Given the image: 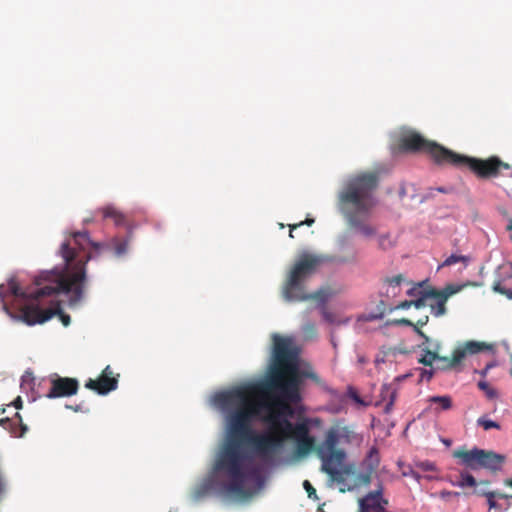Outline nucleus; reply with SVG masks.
Wrapping results in <instances>:
<instances>
[{
	"label": "nucleus",
	"mask_w": 512,
	"mask_h": 512,
	"mask_svg": "<svg viewBox=\"0 0 512 512\" xmlns=\"http://www.w3.org/2000/svg\"><path fill=\"white\" fill-rule=\"evenodd\" d=\"M5 412V408H0V415Z\"/></svg>",
	"instance_id": "56"
},
{
	"label": "nucleus",
	"mask_w": 512,
	"mask_h": 512,
	"mask_svg": "<svg viewBox=\"0 0 512 512\" xmlns=\"http://www.w3.org/2000/svg\"><path fill=\"white\" fill-rule=\"evenodd\" d=\"M321 313L326 322L334 323V321H335L334 314L332 312L328 311L324 305L321 307Z\"/></svg>",
	"instance_id": "38"
},
{
	"label": "nucleus",
	"mask_w": 512,
	"mask_h": 512,
	"mask_svg": "<svg viewBox=\"0 0 512 512\" xmlns=\"http://www.w3.org/2000/svg\"><path fill=\"white\" fill-rule=\"evenodd\" d=\"M460 363L461 362H454V352H453L451 358L440 355V358L437 359L436 368L441 369V370H449V369L456 367Z\"/></svg>",
	"instance_id": "25"
},
{
	"label": "nucleus",
	"mask_w": 512,
	"mask_h": 512,
	"mask_svg": "<svg viewBox=\"0 0 512 512\" xmlns=\"http://www.w3.org/2000/svg\"><path fill=\"white\" fill-rule=\"evenodd\" d=\"M379 462V452L376 447H372L364 460V464L368 470L374 471L378 467Z\"/></svg>",
	"instance_id": "21"
},
{
	"label": "nucleus",
	"mask_w": 512,
	"mask_h": 512,
	"mask_svg": "<svg viewBox=\"0 0 512 512\" xmlns=\"http://www.w3.org/2000/svg\"><path fill=\"white\" fill-rule=\"evenodd\" d=\"M386 243H388L389 245L391 244L388 239V236H381L379 238V246L383 249H386L387 248Z\"/></svg>",
	"instance_id": "42"
},
{
	"label": "nucleus",
	"mask_w": 512,
	"mask_h": 512,
	"mask_svg": "<svg viewBox=\"0 0 512 512\" xmlns=\"http://www.w3.org/2000/svg\"><path fill=\"white\" fill-rule=\"evenodd\" d=\"M382 494L383 487L380 485L376 490L370 491L359 499V512H387L388 500Z\"/></svg>",
	"instance_id": "12"
},
{
	"label": "nucleus",
	"mask_w": 512,
	"mask_h": 512,
	"mask_svg": "<svg viewBox=\"0 0 512 512\" xmlns=\"http://www.w3.org/2000/svg\"><path fill=\"white\" fill-rule=\"evenodd\" d=\"M403 280L404 277L402 274L386 278L384 280V283L387 284L388 286L386 291L387 296H390V294L392 297L397 296L400 292V285L403 282Z\"/></svg>",
	"instance_id": "19"
},
{
	"label": "nucleus",
	"mask_w": 512,
	"mask_h": 512,
	"mask_svg": "<svg viewBox=\"0 0 512 512\" xmlns=\"http://www.w3.org/2000/svg\"><path fill=\"white\" fill-rule=\"evenodd\" d=\"M422 352H423V355L418 360V362L423 364L424 366L432 367L433 362L437 361V359L440 358V354L436 353V348L431 351L422 348Z\"/></svg>",
	"instance_id": "24"
},
{
	"label": "nucleus",
	"mask_w": 512,
	"mask_h": 512,
	"mask_svg": "<svg viewBox=\"0 0 512 512\" xmlns=\"http://www.w3.org/2000/svg\"><path fill=\"white\" fill-rule=\"evenodd\" d=\"M414 331L421 337L423 338L425 336V333L421 330V327H419L418 325H412Z\"/></svg>",
	"instance_id": "49"
},
{
	"label": "nucleus",
	"mask_w": 512,
	"mask_h": 512,
	"mask_svg": "<svg viewBox=\"0 0 512 512\" xmlns=\"http://www.w3.org/2000/svg\"><path fill=\"white\" fill-rule=\"evenodd\" d=\"M434 375V368L430 367V369H422L420 373L421 381H430Z\"/></svg>",
	"instance_id": "37"
},
{
	"label": "nucleus",
	"mask_w": 512,
	"mask_h": 512,
	"mask_svg": "<svg viewBox=\"0 0 512 512\" xmlns=\"http://www.w3.org/2000/svg\"><path fill=\"white\" fill-rule=\"evenodd\" d=\"M104 219H111L117 226L126 224V216L115 206L108 205L98 210Z\"/></svg>",
	"instance_id": "18"
},
{
	"label": "nucleus",
	"mask_w": 512,
	"mask_h": 512,
	"mask_svg": "<svg viewBox=\"0 0 512 512\" xmlns=\"http://www.w3.org/2000/svg\"><path fill=\"white\" fill-rule=\"evenodd\" d=\"M89 256L84 260L80 259L75 267H66L62 270L53 269L43 271L35 278L37 289L34 292L26 294L15 279L8 282L5 289L0 285V298L4 300L8 294L15 300H25L17 309L14 305L3 304L4 311L13 319L22 321L27 325L42 324L58 315L64 326L70 324V316L65 314L60 306V302L55 300V296L63 293L68 296L69 305H77L84 296L86 284V264Z\"/></svg>",
	"instance_id": "2"
},
{
	"label": "nucleus",
	"mask_w": 512,
	"mask_h": 512,
	"mask_svg": "<svg viewBox=\"0 0 512 512\" xmlns=\"http://www.w3.org/2000/svg\"><path fill=\"white\" fill-rule=\"evenodd\" d=\"M437 191H439L441 193H450L452 191V188L438 187Z\"/></svg>",
	"instance_id": "53"
},
{
	"label": "nucleus",
	"mask_w": 512,
	"mask_h": 512,
	"mask_svg": "<svg viewBox=\"0 0 512 512\" xmlns=\"http://www.w3.org/2000/svg\"><path fill=\"white\" fill-rule=\"evenodd\" d=\"M428 320H429V317L424 316V317L420 318L415 325H418L419 327H423L424 325H426L428 323Z\"/></svg>",
	"instance_id": "46"
},
{
	"label": "nucleus",
	"mask_w": 512,
	"mask_h": 512,
	"mask_svg": "<svg viewBox=\"0 0 512 512\" xmlns=\"http://www.w3.org/2000/svg\"><path fill=\"white\" fill-rule=\"evenodd\" d=\"M17 409H20L22 407V400L21 397L18 396L12 403Z\"/></svg>",
	"instance_id": "50"
},
{
	"label": "nucleus",
	"mask_w": 512,
	"mask_h": 512,
	"mask_svg": "<svg viewBox=\"0 0 512 512\" xmlns=\"http://www.w3.org/2000/svg\"><path fill=\"white\" fill-rule=\"evenodd\" d=\"M477 484V480L475 477L467 472L460 473V480L457 483H454L455 486L465 488L472 487L474 488Z\"/></svg>",
	"instance_id": "26"
},
{
	"label": "nucleus",
	"mask_w": 512,
	"mask_h": 512,
	"mask_svg": "<svg viewBox=\"0 0 512 512\" xmlns=\"http://www.w3.org/2000/svg\"><path fill=\"white\" fill-rule=\"evenodd\" d=\"M412 306V301L405 300L396 306L397 309H408Z\"/></svg>",
	"instance_id": "43"
},
{
	"label": "nucleus",
	"mask_w": 512,
	"mask_h": 512,
	"mask_svg": "<svg viewBox=\"0 0 512 512\" xmlns=\"http://www.w3.org/2000/svg\"><path fill=\"white\" fill-rule=\"evenodd\" d=\"M294 230H295V229H292V228L290 227V231H289V237H290V238H294V235H293V231H294Z\"/></svg>",
	"instance_id": "55"
},
{
	"label": "nucleus",
	"mask_w": 512,
	"mask_h": 512,
	"mask_svg": "<svg viewBox=\"0 0 512 512\" xmlns=\"http://www.w3.org/2000/svg\"><path fill=\"white\" fill-rule=\"evenodd\" d=\"M79 389V382L76 378L60 377L55 375L51 379V388L46 394L47 398H61L75 395Z\"/></svg>",
	"instance_id": "11"
},
{
	"label": "nucleus",
	"mask_w": 512,
	"mask_h": 512,
	"mask_svg": "<svg viewBox=\"0 0 512 512\" xmlns=\"http://www.w3.org/2000/svg\"><path fill=\"white\" fill-rule=\"evenodd\" d=\"M303 486L308 494V497H312L313 495L315 496L316 495V490L315 488L312 486V484L308 481V480H305L303 482Z\"/></svg>",
	"instance_id": "39"
},
{
	"label": "nucleus",
	"mask_w": 512,
	"mask_h": 512,
	"mask_svg": "<svg viewBox=\"0 0 512 512\" xmlns=\"http://www.w3.org/2000/svg\"><path fill=\"white\" fill-rule=\"evenodd\" d=\"M468 257L466 256H463V255H457V254H452L450 255L449 257H447L445 259V261L443 262L442 266H451V265H454L458 262H468Z\"/></svg>",
	"instance_id": "32"
},
{
	"label": "nucleus",
	"mask_w": 512,
	"mask_h": 512,
	"mask_svg": "<svg viewBox=\"0 0 512 512\" xmlns=\"http://www.w3.org/2000/svg\"><path fill=\"white\" fill-rule=\"evenodd\" d=\"M298 349L290 338L273 335V352L266 380L257 385H242L217 393L214 403L227 416V441L219 452L213 471L229 478L222 492L248 499L253 490L246 486L247 473L240 445L245 442L263 459H270L287 438L297 433L290 403L301 401Z\"/></svg>",
	"instance_id": "1"
},
{
	"label": "nucleus",
	"mask_w": 512,
	"mask_h": 512,
	"mask_svg": "<svg viewBox=\"0 0 512 512\" xmlns=\"http://www.w3.org/2000/svg\"><path fill=\"white\" fill-rule=\"evenodd\" d=\"M478 388L482 390L486 397L490 400L495 399L498 396L497 391L489 385L486 381H479Z\"/></svg>",
	"instance_id": "29"
},
{
	"label": "nucleus",
	"mask_w": 512,
	"mask_h": 512,
	"mask_svg": "<svg viewBox=\"0 0 512 512\" xmlns=\"http://www.w3.org/2000/svg\"><path fill=\"white\" fill-rule=\"evenodd\" d=\"M415 467L422 471H434L436 470L435 464L431 461H418L415 463Z\"/></svg>",
	"instance_id": "35"
},
{
	"label": "nucleus",
	"mask_w": 512,
	"mask_h": 512,
	"mask_svg": "<svg viewBox=\"0 0 512 512\" xmlns=\"http://www.w3.org/2000/svg\"><path fill=\"white\" fill-rule=\"evenodd\" d=\"M400 147L405 151L425 152L439 165H448L452 153V150L429 141L416 132L404 135L400 140Z\"/></svg>",
	"instance_id": "8"
},
{
	"label": "nucleus",
	"mask_w": 512,
	"mask_h": 512,
	"mask_svg": "<svg viewBox=\"0 0 512 512\" xmlns=\"http://www.w3.org/2000/svg\"><path fill=\"white\" fill-rule=\"evenodd\" d=\"M380 395L383 401L388 400L385 406V411L389 412L396 398V390L392 387V385L385 384L382 386Z\"/></svg>",
	"instance_id": "20"
},
{
	"label": "nucleus",
	"mask_w": 512,
	"mask_h": 512,
	"mask_svg": "<svg viewBox=\"0 0 512 512\" xmlns=\"http://www.w3.org/2000/svg\"><path fill=\"white\" fill-rule=\"evenodd\" d=\"M326 259L314 254H303L294 263L282 287V296L286 301H305L309 299L317 300L325 304L329 295L324 289H320L312 294L305 291V281L315 273L318 266Z\"/></svg>",
	"instance_id": "4"
},
{
	"label": "nucleus",
	"mask_w": 512,
	"mask_h": 512,
	"mask_svg": "<svg viewBox=\"0 0 512 512\" xmlns=\"http://www.w3.org/2000/svg\"><path fill=\"white\" fill-rule=\"evenodd\" d=\"M372 472L373 471L368 470L367 472L357 474V476L355 478L356 484L357 485H364V486L369 485L370 482H371V474H372Z\"/></svg>",
	"instance_id": "33"
},
{
	"label": "nucleus",
	"mask_w": 512,
	"mask_h": 512,
	"mask_svg": "<svg viewBox=\"0 0 512 512\" xmlns=\"http://www.w3.org/2000/svg\"><path fill=\"white\" fill-rule=\"evenodd\" d=\"M422 339H423V342L419 345V347L421 349L424 348L425 346L429 345L432 342V339H430L426 334Z\"/></svg>",
	"instance_id": "47"
},
{
	"label": "nucleus",
	"mask_w": 512,
	"mask_h": 512,
	"mask_svg": "<svg viewBox=\"0 0 512 512\" xmlns=\"http://www.w3.org/2000/svg\"><path fill=\"white\" fill-rule=\"evenodd\" d=\"M356 433L348 426H333L326 432L324 441L316 448V454L322 461V471L329 475L331 481L344 482V474L340 470L346 453L338 449L340 444H350L356 439Z\"/></svg>",
	"instance_id": "5"
},
{
	"label": "nucleus",
	"mask_w": 512,
	"mask_h": 512,
	"mask_svg": "<svg viewBox=\"0 0 512 512\" xmlns=\"http://www.w3.org/2000/svg\"><path fill=\"white\" fill-rule=\"evenodd\" d=\"M214 489V480L212 478L205 479L194 491V498L200 499Z\"/></svg>",
	"instance_id": "23"
},
{
	"label": "nucleus",
	"mask_w": 512,
	"mask_h": 512,
	"mask_svg": "<svg viewBox=\"0 0 512 512\" xmlns=\"http://www.w3.org/2000/svg\"><path fill=\"white\" fill-rule=\"evenodd\" d=\"M91 246L95 251H113L118 257L124 255L128 250V241L119 238H113L109 242H93L87 232H75L72 240L64 242L60 247V254L66 267H75L80 259L84 260L86 256L91 258L86 252Z\"/></svg>",
	"instance_id": "6"
},
{
	"label": "nucleus",
	"mask_w": 512,
	"mask_h": 512,
	"mask_svg": "<svg viewBox=\"0 0 512 512\" xmlns=\"http://www.w3.org/2000/svg\"><path fill=\"white\" fill-rule=\"evenodd\" d=\"M477 424L481 427H483L484 430L489 429H500V424L498 422H495L493 420L487 419L486 417H480L477 420Z\"/></svg>",
	"instance_id": "31"
},
{
	"label": "nucleus",
	"mask_w": 512,
	"mask_h": 512,
	"mask_svg": "<svg viewBox=\"0 0 512 512\" xmlns=\"http://www.w3.org/2000/svg\"><path fill=\"white\" fill-rule=\"evenodd\" d=\"M376 172H362L351 177L339 193L340 210L350 226L364 236H372L375 229L365 224L371 208L374 206L373 192L378 186Z\"/></svg>",
	"instance_id": "3"
},
{
	"label": "nucleus",
	"mask_w": 512,
	"mask_h": 512,
	"mask_svg": "<svg viewBox=\"0 0 512 512\" xmlns=\"http://www.w3.org/2000/svg\"><path fill=\"white\" fill-rule=\"evenodd\" d=\"M448 165H453L456 167L467 166L480 178L496 177L499 175L501 168H508V165L497 157H490L483 160L460 155L454 151L451 153Z\"/></svg>",
	"instance_id": "9"
},
{
	"label": "nucleus",
	"mask_w": 512,
	"mask_h": 512,
	"mask_svg": "<svg viewBox=\"0 0 512 512\" xmlns=\"http://www.w3.org/2000/svg\"><path fill=\"white\" fill-rule=\"evenodd\" d=\"M490 484L488 480L477 481L476 486L474 487L473 494L481 497L487 496L491 491L487 490L486 487Z\"/></svg>",
	"instance_id": "30"
},
{
	"label": "nucleus",
	"mask_w": 512,
	"mask_h": 512,
	"mask_svg": "<svg viewBox=\"0 0 512 512\" xmlns=\"http://www.w3.org/2000/svg\"><path fill=\"white\" fill-rule=\"evenodd\" d=\"M309 431L307 421L297 423V433L293 439L296 441V452L299 456H305L311 451L316 452L318 445H315V439L309 435Z\"/></svg>",
	"instance_id": "13"
},
{
	"label": "nucleus",
	"mask_w": 512,
	"mask_h": 512,
	"mask_svg": "<svg viewBox=\"0 0 512 512\" xmlns=\"http://www.w3.org/2000/svg\"><path fill=\"white\" fill-rule=\"evenodd\" d=\"M435 348H436V353L440 354L441 343L439 341L432 340V342L429 345L424 347V349H427L429 351L434 350Z\"/></svg>",
	"instance_id": "40"
},
{
	"label": "nucleus",
	"mask_w": 512,
	"mask_h": 512,
	"mask_svg": "<svg viewBox=\"0 0 512 512\" xmlns=\"http://www.w3.org/2000/svg\"><path fill=\"white\" fill-rule=\"evenodd\" d=\"M15 416L17 418L18 423L9 418H5L0 419V425H3L6 429H9L13 436L23 437L27 432L28 427L26 424L22 422V418L18 412L15 414Z\"/></svg>",
	"instance_id": "17"
},
{
	"label": "nucleus",
	"mask_w": 512,
	"mask_h": 512,
	"mask_svg": "<svg viewBox=\"0 0 512 512\" xmlns=\"http://www.w3.org/2000/svg\"><path fill=\"white\" fill-rule=\"evenodd\" d=\"M429 402L438 403L442 410H448L452 407V400L450 396H432L429 398Z\"/></svg>",
	"instance_id": "27"
},
{
	"label": "nucleus",
	"mask_w": 512,
	"mask_h": 512,
	"mask_svg": "<svg viewBox=\"0 0 512 512\" xmlns=\"http://www.w3.org/2000/svg\"><path fill=\"white\" fill-rule=\"evenodd\" d=\"M380 305H381V309H380L379 313L365 314V315L360 316L358 318V320L374 321V320H378V319L383 318V316L385 314V302L383 300H381L380 301Z\"/></svg>",
	"instance_id": "28"
},
{
	"label": "nucleus",
	"mask_w": 512,
	"mask_h": 512,
	"mask_svg": "<svg viewBox=\"0 0 512 512\" xmlns=\"http://www.w3.org/2000/svg\"><path fill=\"white\" fill-rule=\"evenodd\" d=\"M429 288L425 286V282H421L408 291V295L416 297L415 300H411L412 306L419 309L427 305V300L431 299V296L427 295L429 294Z\"/></svg>",
	"instance_id": "16"
},
{
	"label": "nucleus",
	"mask_w": 512,
	"mask_h": 512,
	"mask_svg": "<svg viewBox=\"0 0 512 512\" xmlns=\"http://www.w3.org/2000/svg\"><path fill=\"white\" fill-rule=\"evenodd\" d=\"M452 456L470 470L485 469L493 474L500 472L506 462L505 455L477 447L470 450L460 447L453 451Z\"/></svg>",
	"instance_id": "7"
},
{
	"label": "nucleus",
	"mask_w": 512,
	"mask_h": 512,
	"mask_svg": "<svg viewBox=\"0 0 512 512\" xmlns=\"http://www.w3.org/2000/svg\"><path fill=\"white\" fill-rule=\"evenodd\" d=\"M494 366V364L489 363L485 366L483 370L480 371L481 376L485 377L488 373V371Z\"/></svg>",
	"instance_id": "48"
},
{
	"label": "nucleus",
	"mask_w": 512,
	"mask_h": 512,
	"mask_svg": "<svg viewBox=\"0 0 512 512\" xmlns=\"http://www.w3.org/2000/svg\"><path fill=\"white\" fill-rule=\"evenodd\" d=\"M446 445H450V440H444L443 441Z\"/></svg>",
	"instance_id": "57"
},
{
	"label": "nucleus",
	"mask_w": 512,
	"mask_h": 512,
	"mask_svg": "<svg viewBox=\"0 0 512 512\" xmlns=\"http://www.w3.org/2000/svg\"><path fill=\"white\" fill-rule=\"evenodd\" d=\"M504 485L512 488V478L505 479Z\"/></svg>",
	"instance_id": "54"
},
{
	"label": "nucleus",
	"mask_w": 512,
	"mask_h": 512,
	"mask_svg": "<svg viewBox=\"0 0 512 512\" xmlns=\"http://www.w3.org/2000/svg\"><path fill=\"white\" fill-rule=\"evenodd\" d=\"M313 223H314V219L307 218L306 220L301 221L299 223H296V224H293V225H289V227H291L292 229H297L298 227H301L303 225L311 226Z\"/></svg>",
	"instance_id": "41"
},
{
	"label": "nucleus",
	"mask_w": 512,
	"mask_h": 512,
	"mask_svg": "<svg viewBox=\"0 0 512 512\" xmlns=\"http://www.w3.org/2000/svg\"><path fill=\"white\" fill-rule=\"evenodd\" d=\"M404 475H411L412 477H414L418 481L420 479V475L416 471H414V470H411L410 473L404 472Z\"/></svg>",
	"instance_id": "51"
},
{
	"label": "nucleus",
	"mask_w": 512,
	"mask_h": 512,
	"mask_svg": "<svg viewBox=\"0 0 512 512\" xmlns=\"http://www.w3.org/2000/svg\"><path fill=\"white\" fill-rule=\"evenodd\" d=\"M118 376H114L112 368L107 365L97 379H88L85 383L87 389L93 390L99 395H106L118 387Z\"/></svg>",
	"instance_id": "10"
},
{
	"label": "nucleus",
	"mask_w": 512,
	"mask_h": 512,
	"mask_svg": "<svg viewBox=\"0 0 512 512\" xmlns=\"http://www.w3.org/2000/svg\"><path fill=\"white\" fill-rule=\"evenodd\" d=\"M493 346L485 342L467 341L462 348L454 350V362H462L467 354L473 355L484 350H492Z\"/></svg>",
	"instance_id": "15"
},
{
	"label": "nucleus",
	"mask_w": 512,
	"mask_h": 512,
	"mask_svg": "<svg viewBox=\"0 0 512 512\" xmlns=\"http://www.w3.org/2000/svg\"><path fill=\"white\" fill-rule=\"evenodd\" d=\"M487 500V505L489 509H497L499 508L498 503L496 502L497 494L496 491H491L487 496H485Z\"/></svg>",
	"instance_id": "36"
},
{
	"label": "nucleus",
	"mask_w": 512,
	"mask_h": 512,
	"mask_svg": "<svg viewBox=\"0 0 512 512\" xmlns=\"http://www.w3.org/2000/svg\"><path fill=\"white\" fill-rule=\"evenodd\" d=\"M496 494H497L498 499L510 500L512 498L511 494H507V493H503V492H499V491H496Z\"/></svg>",
	"instance_id": "45"
},
{
	"label": "nucleus",
	"mask_w": 512,
	"mask_h": 512,
	"mask_svg": "<svg viewBox=\"0 0 512 512\" xmlns=\"http://www.w3.org/2000/svg\"><path fill=\"white\" fill-rule=\"evenodd\" d=\"M302 331H303L304 336L309 339L315 337L317 334L316 327L311 322L304 324Z\"/></svg>",
	"instance_id": "34"
},
{
	"label": "nucleus",
	"mask_w": 512,
	"mask_h": 512,
	"mask_svg": "<svg viewBox=\"0 0 512 512\" xmlns=\"http://www.w3.org/2000/svg\"><path fill=\"white\" fill-rule=\"evenodd\" d=\"M457 290L453 286L448 285L443 290H437L435 288H429L428 296L434 299L436 302L429 304L431 312L434 316L440 317L446 313V302L448 298L453 295Z\"/></svg>",
	"instance_id": "14"
},
{
	"label": "nucleus",
	"mask_w": 512,
	"mask_h": 512,
	"mask_svg": "<svg viewBox=\"0 0 512 512\" xmlns=\"http://www.w3.org/2000/svg\"><path fill=\"white\" fill-rule=\"evenodd\" d=\"M352 399L354 401H356L357 403H362V400L360 398V396L356 393V392H353L352 395H351Z\"/></svg>",
	"instance_id": "52"
},
{
	"label": "nucleus",
	"mask_w": 512,
	"mask_h": 512,
	"mask_svg": "<svg viewBox=\"0 0 512 512\" xmlns=\"http://www.w3.org/2000/svg\"><path fill=\"white\" fill-rule=\"evenodd\" d=\"M395 324H398V325H405V326H412L413 325V322L410 321L409 319H406V318H402V319H398L395 321Z\"/></svg>",
	"instance_id": "44"
},
{
	"label": "nucleus",
	"mask_w": 512,
	"mask_h": 512,
	"mask_svg": "<svg viewBox=\"0 0 512 512\" xmlns=\"http://www.w3.org/2000/svg\"><path fill=\"white\" fill-rule=\"evenodd\" d=\"M214 489V480L212 478L205 479L194 491V498L200 499Z\"/></svg>",
	"instance_id": "22"
}]
</instances>
